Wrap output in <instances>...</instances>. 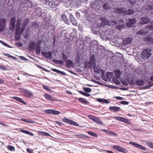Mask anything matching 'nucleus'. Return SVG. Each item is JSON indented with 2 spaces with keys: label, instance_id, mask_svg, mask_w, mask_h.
Returning a JSON list of instances; mask_svg holds the SVG:
<instances>
[{
  "label": "nucleus",
  "instance_id": "obj_18",
  "mask_svg": "<svg viewBox=\"0 0 153 153\" xmlns=\"http://www.w3.org/2000/svg\"><path fill=\"white\" fill-rule=\"evenodd\" d=\"M60 113L59 111L53 109H48V114L53 115H58Z\"/></svg>",
  "mask_w": 153,
  "mask_h": 153
},
{
  "label": "nucleus",
  "instance_id": "obj_50",
  "mask_svg": "<svg viewBox=\"0 0 153 153\" xmlns=\"http://www.w3.org/2000/svg\"><path fill=\"white\" fill-rule=\"evenodd\" d=\"M40 134L45 136H48V133L44 132L41 131Z\"/></svg>",
  "mask_w": 153,
  "mask_h": 153
},
{
  "label": "nucleus",
  "instance_id": "obj_39",
  "mask_svg": "<svg viewBox=\"0 0 153 153\" xmlns=\"http://www.w3.org/2000/svg\"><path fill=\"white\" fill-rule=\"evenodd\" d=\"M124 25H119L118 26H117L116 27V28L117 29L119 30H121L124 27Z\"/></svg>",
  "mask_w": 153,
  "mask_h": 153
},
{
  "label": "nucleus",
  "instance_id": "obj_6",
  "mask_svg": "<svg viewBox=\"0 0 153 153\" xmlns=\"http://www.w3.org/2000/svg\"><path fill=\"white\" fill-rule=\"evenodd\" d=\"M100 36L102 38H108L109 35V31L106 30H103L100 32Z\"/></svg>",
  "mask_w": 153,
  "mask_h": 153
},
{
  "label": "nucleus",
  "instance_id": "obj_48",
  "mask_svg": "<svg viewBox=\"0 0 153 153\" xmlns=\"http://www.w3.org/2000/svg\"><path fill=\"white\" fill-rule=\"evenodd\" d=\"M121 104L127 105L129 104V102L126 101H121L120 102Z\"/></svg>",
  "mask_w": 153,
  "mask_h": 153
},
{
  "label": "nucleus",
  "instance_id": "obj_1",
  "mask_svg": "<svg viewBox=\"0 0 153 153\" xmlns=\"http://www.w3.org/2000/svg\"><path fill=\"white\" fill-rule=\"evenodd\" d=\"M29 21V19L27 18L23 20L22 23L21 19H18L17 20L16 26L15 34L17 35L23 32L27 25L28 24Z\"/></svg>",
  "mask_w": 153,
  "mask_h": 153
},
{
  "label": "nucleus",
  "instance_id": "obj_17",
  "mask_svg": "<svg viewBox=\"0 0 153 153\" xmlns=\"http://www.w3.org/2000/svg\"><path fill=\"white\" fill-rule=\"evenodd\" d=\"M24 3L25 6L27 8L31 7L32 6V2L29 0H25Z\"/></svg>",
  "mask_w": 153,
  "mask_h": 153
},
{
  "label": "nucleus",
  "instance_id": "obj_56",
  "mask_svg": "<svg viewBox=\"0 0 153 153\" xmlns=\"http://www.w3.org/2000/svg\"><path fill=\"white\" fill-rule=\"evenodd\" d=\"M76 17L78 19L80 18V13L79 12H77L76 13Z\"/></svg>",
  "mask_w": 153,
  "mask_h": 153
},
{
  "label": "nucleus",
  "instance_id": "obj_54",
  "mask_svg": "<svg viewBox=\"0 0 153 153\" xmlns=\"http://www.w3.org/2000/svg\"><path fill=\"white\" fill-rule=\"evenodd\" d=\"M151 104H153V102H146L145 103V105L146 106H148L149 105Z\"/></svg>",
  "mask_w": 153,
  "mask_h": 153
},
{
  "label": "nucleus",
  "instance_id": "obj_25",
  "mask_svg": "<svg viewBox=\"0 0 153 153\" xmlns=\"http://www.w3.org/2000/svg\"><path fill=\"white\" fill-rule=\"evenodd\" d=\"M97 100L100 102H103L106 104H108L110 103V102L108 100L105 99L101 98H98L97 99Z\"/></svg>",
  "mask_w": 153,
  "mask_h": 153
},
{
  "label": "nucleus",
  "instance_id": "obj_11",
  "mask_svg": "<svg viewBox=\"0 0 153 153\" xmlns=\"http://www.w3.org/2000/svg\"><path fill=\"white\" fill-rule=\"evenodd\" d=\"M136 22V20L135 19H128L126 20L127 22V25L128 26H129L130 25H133L135 24Z\"/></svg>",
  "mask_w": 153,
  "mask_h": 153
},
{
  "label": "nucleus",
  "instance_id": "obj_42",
  "mask_svg": "<svg viewBox=\"0 0 153 153\" xmlns=\"http://www.w3.org/2000/svg\"><path fill=\"white\" fill-rule=\"evenodd\" d=\"M95 56L94 55H92L90 58V61L92 63L95 61Z\"/></svg>",
  "mask_w": 153,
  "mask_h": 153
},
{
  "label": "nucleus",
  "instance_id": "obj_21",
  "mask_svg": "<svg viewBox=\"0 0 153 153\" xmlns=\"http://www.w3.org/2000/svg\"><path fill=\"white\" fill-rule=\"evenodd\" d=\"M121 74V72H120V70H116L114 71V75L115 77L117 79H119L120 75Z\"/></svg>",
  "mask_w": 153,
  "mask_h": 153
},
{
  "label": "nucleus",
  "instance_id": "obj_40",
  "mask_svg": "<svg viewBox=\"0 0 153 153\" xmlns=\"http://www.w3.org/2000/svg\"><path fill=\"white\" fill-rule=\"evenodd\" d=\"M103 7L105 9H108L110 8V7L108 5L107 3L104 4L103 6Z\"/></svg>",
  "mask_w": 153,
  "mask_h": 153
},
{
  "label": "nucleus",
  "instance_id": "obj_64",
  "mask_svg": "<svg viewBox=\"0 0 153 153\" xmlns=\"http://www.w3.org/2000/svg\"><path fill=\"white\" fill-rule=\"evenodd\" d=\"M122 83L124 85H128V83L126 81H123L122 82Z\"/></svg>",
  "mask_w": 153,
  "mask_h": 153
},
{
  "label": "nucleus",
  "instance_id": "obj_24",
  "mask_svg": "<svg viewBox=\"0 0 153 153\" xmlns=\"http://www.w3.org/2000/svg\"><path fill=\"white\" fill-rule=\"evenodd\" d=\"M61 16L62 19L64 22L66 24H68V19L67 18L66 15L65 14H62Z\"/></svg>",
  "mask_w": 153,
  "mask_h": 153
},
{
  "label": "nucleus",
  "instance_id": "obj_14",
  "mask_svg": "<svg viewBox=\"0 0 153 153\" xmlns=\"http://www.w3.org/2000/svg\"><path fill=\"white\" fill-rule=\"evenodd\" d=\"M131 40L130 38L128 37L123 39V43L124 45H127L131 43Z\"/></svg>",
  "mask_w": 153,
  "mask_h": 153
},
{
  "label": "nucleus",
  "instance_id": "obj_33",
  "mask_svg": "<svg viewBox=\"0 0 153 153\" xmlns=\"http://www.w3.org/2000/svg\"><path fill=\"white\" fill-rule=\"evenodd\" d=\"M146 144L150 148L153 149V143L147 141L146 142Z\"/></svg>",
  "mask_w": 153,
  "mask_h": 153
},
{
  "label": "nucleus",
  "instance_id": "obj_29",
  "mask_svg": "<svg viewBox=\"0 0 153 153\" xmlns=\"http://www.w3.org/2000/svg\"><path fill=\"white\" fill-rule=\"evenodd\" d=\"M66 65L67 66L70 67L73 65V63L70 60H67L66 62Z\"/></svg>",
  "mask_w": 153,
  "mask_h": 153
},
{
  "label": "nucleus",
  "instance_id": "obj_2",
  "mask_svg": "<svg viewBox=\"0 0 153 153\" xmlns=\"http://www.w3.org/2000/svg\"><path fill=\"white\" fill-rule=\"evenodd\" d=\"M151 55L150 51L149 49H144L141 53L142 57L144 59H148Z\"/></svg>",
  "mask_w": 153,
  "mask_h": 153
},
{
  "label": "nucleus",
  "instance_id": "obj_34",
  "mask_svg": "<svg viewBox=\"0 0 153 153\" xmlns=\"http://www.w3.org/2000/svg\"><path fill=\"white\" fill-rule=\"evenodd\" d=\"M75 136L77 137L82 139V138H85L86 137V135L83 134H76L75 135Z\"/></svg>",
  "mask_w": 153,
  "mask_h": 153
},
{
  "label": "nucleus",
  "instance_id": "obj_53",
  "mask_svg": "<svg viewBox=\"0 0 153 153\" xmlns=\"http://www.w3.org/2000/svg\"><path fill=\"white\" fill-rule=\"evenodd\" d=\"M109 135L114 136L115 135H117V134L114 132L110 131Z\"/></svg>",
  "mask_w": 153,
  "mask_h": 153
},
{
  "label": "nucleus",
  "instance_id": "obj_35",
  "mask_svg": "<svg viewBox=\"0 0 153 153\" xmlns=\"http://www.w3.org/2000/svg\"><path fill=\"white\" fill-rule=\"evenodd\" d=\"M79 59V54H78L75 58V62L76 64H77L79 63V62H80Z\"/></svg>",
  "mask_w": 153,
  "mask_h": 153
},
{
  "label": "nucleus",
  "instance_id": "obj_13",
  "mask_svg": "<svg viewBox=\"0 0 153 153\" xmlns=\"http://www.w3.org/2000/svg\"><path fill=\"white\" fill-rule=\"evenodd\" d=\"M69 18L71 22L73 25L75 26H77V22L76 20L75 19V18L72 14H70Z\"/></svg>",
  "mask_w": 153,
  "mask_h": 153
},
{
  "label": "nucleus",
  "instance_id": "obj_32",
  "mask_svg": "<svg viewBox=\"0 0 153 153\" xmlns=\"http://www.w3.org/2000/svg\"><path fill=\"white\" fill-rule=\"evenodd\" d=\"M88 134L92 136L95 137H97V134L96 133L91 131H88Z\"/></svg>",
  "mask_w": 153,
  "mask_h": 153
},
{
  "label": "nucleus",
  "instance_id": "obj_55",
  "mask_svg": "<svg viewBox=\"0 0 153 153\" xmlns=\"http://www.w3.org/2000/svg\"><path fill=\"white\" fill-rule=\"evenodd\" d=\"M5 55L6 56H7L8 57L12 58L14 59H15V57L11 55H9V54H7V55Z\"/></svg>",
  "mask_w": 153,
  "mask_h": 153
},
{
  "label": "nucleus",
  "instance_id": "obj_41",
  "mask_svg": "<svg viewBox=\"0 0 153 153\" xmlns=\"http://www.w3.org/2000/svg\"><path fill=\"white\" fill-rule=\"evenodd\" d=\"M0 42L1 44H2L3 45H4V46H6V47H8V48H13V47H11V46H9V45H7V44H6L5 42H3V41H2L1 40H0Z\"/></svg>",
  "mask_w": 153,
  "mask_h": 153
},
{
  "label": "nucleus",
  "instance_id": "obj_44",
  "mask_svg": "<svg viewBox=\"0 0 153 153\" xmlns=\"http://www.w3.org/2000/svg\"><path fill=\"white\" fill-rule=\"evenodd\" d=\"M53 61L54 62L56 63H59L60 64H62L63 63V61H62V60H53Z\"/></svg>",
  "mask_w": 153,
  "mask_h": 153
},
{
  "label": "nucleus",
  "instance_id": "obj_30",
  "mask_svg": "<svg viewBox=\"0 0 153 153\" xmlns=\"http://www.w3.org/2000/svg\"><path fill=\"white\" fill-rule=\"evenodd\" d=\"M78 100L81 102L85 104H88L89 103L88 101L84 98H80L78 99Z\"/></svg>",
  "mask_w": 153,
  "mask_h": 153
},
{
  "label": "nucleus",
  "instance_id": "obj_63",
  "mask_svg": "<svg viewBox=\"0 0 153 153\" xmlns=\"http://www.w3.org/2000/svg\"><path fill=\"white\" fill-rule=\"evenodd\" d=\"M20 131L22 132L25 133L26 134H27V130H22V129L20 130Z\"/></svg>",
  "mask_w": 153,
  "mask_h": 153
},
{
  "label": "nucleus",
  "instance_id": "obj_4",
  "mask_svg": "<svg viewBox=\"0 0 153 153\" xmlns=\"http://www.w3.org/2000/svg\"><path fill=\"white\" fill-rule=\"evenodd\" d=\"M62 121L65 123L70 125H73L76 126H79V125L77 123L66 118L62 119Z\"/></svg>",
  "mask_w": 153,
  "mask_h": 153
},
{
  "label": "nucleus",
  "instance_id": "obj_61",
  "mask_svg": "<svg viewBox=\"0 0 153 153\" xmlns=\"http://www.w3.org/2000/svg\"><path fill=\"white\" fill-rule=\"evenodd\" d=\"M55 123L59 126L64 125L63 123L61 122H59V121H56Z\"/></svg>",
  "mask_w": 153,
  "mask_h": 153
},
{
  "label": "nucleus",
  "instance_id": "obj_8",
  "mask_svg": "<svg viewBox=\"0 0 153 153\" xmlns=\"http://www.w3.org/2000/svg\"><path fill=\"white\" fill-rule=\"evenodd\" d=\"M129 144L131 145H133L135 147L139 148L140 149L144 150H146V148L145 147H143L141 145L138 144L137 143H134L133 142H129Z\"/></svg>",
  "mask_w": 153,
  "mask_h": 153
},
{
  "label": "nucleus",
  "instance_id": "obj_12",
  "mask_svg": "<svg viewBox=\"0 0 153 153\" xmlns=\"http://www.w3.org/2000/svg\"><path fill=\"white\" fill-rule=\"evenodd\" d=\"M125 9L121 8H116L114 9V11L116 13H118L120 14H123L124 15Z\"/></svg>",
  "mask_w": 153,
  "mask_h": 153
},
{
  "label": "nucleus",
  "instance_id": "obj_59",
  "mask_svg": "<svg viewBox=\"0 0 153 153\" xmlns=\"http://www.w3.org/2000/svg\"><path fill=\"white\" fill-rule=\"evenodd\" d=\"M111 73H107L106 75V76L107 79H110V77L109 76V75H111Z\"/></svg>",
  "mask_w": 153,
  "mask_h": 153
},
{
  "label": "nucleus",
  "instance_id": "obj_57",
  "mask_svg": "<svg viewBox=\"0 0 153 153\" xmlns=\"http://www.w3.org/2000/svg\"><path fill=\"white\" fill-rule=\"evenodd\" d=\"M114 98L118 100H122L124 99V98L119 97H116Z\"/></svg>",
  "mask_w": 153,
  "mask_h": 153
},
{
  "label": "nucleus",
  "instance_id": "obj_52",
  "mask_svg": "<svg viewBox=\"0 0 153 153\" xmlns=\"http://www.w3.org/2000/svg\"><path fill=\"white\" fill-rule=\"evenodd\" d=\"M26 150L29 153H33V150L27 148Z\"/></svg>",
  "mask_w": 153,
  "mask_h": 153
},
{
  "label": "nucleus",
  "instance_id": "obj_20",
  "mask_svg": "<svg viewBox=\"0 0 153 153\" xmlns=\"http://www.w3.org/2000/svg\"><path fill=\"white\" fill-rule=\"evenodd\" d=\"M134 10H133L129 9L127 10L125 9L124 15H131L134 14Z\"/></svg>",
  "mask_w": 153,
  "mask_h": 153
},
{
  "label": "nucleus",
  "instance_id": "obj_58",
  "mask_svg": "<svg viewBox=\"0 0 153 153\" xmlns=\"http://www.w3.org/2000/svg\"><path fill=\"white\" fill-rule=\"evenodd\" d=\"M102 131H103L106 134H108V135L109 134V133H110V131H108V130H105V129H103L102 130Z\"/></svg>",
  "mask_w": 153,
  "mask_h": 153
},
{
  "label": "nucleus",
  "instance_id": "obj_26",
  "mask_svg": "<svg viewBox=\"0 0 153 153\" xmlns=\"http://www.w3.org/2000/svg\"><path fill=\"white\" fill-rule=\"evenodd\" d=\"M136 85L138 86L143 85L144 84V82L140 79H137L136 81Z\"/></svg>",
  "mask_w": 153,
  "mask_h": 153
},
{
  "label": "nucleus",
  "instance_id": "obj_9",
  "mask_svg": "<svg viewBox=\"0 0 153 153\" xmlns=\"http://www.w3.org/2000/svg\"><path fill=\"white\" fill-rule=\"evenodd\" d=\"M140 24L144 25L148 23L149 22L150 19L148 17H143L140 18Z\"/></svg>",
  "mask_w": 153,
  "mask_h": 153
},
{
  "label": "nucleus",
  "instance_id": "obj_36",
  "mask_svg": "<svg viewBox=\"0 0 153 153\" xmlns=\"http://www.w3.org/2000/svg\"><path fill=\"white\" fill-rule=\"evenodd\" d=\"M7 148L8 150H9L10 151H15V147L13 146H10V145H8L7 146Z\"/></svg>",
  "mask_w": 153,
  "mask_h": 153
},
{
  "label": "nucleus",
  "instance_id": "obj_15",
  "mask_svg": "<svg viewBox=\"0 0 153 153\" xmlns=\"http://www.w3.org/2000/svg\"><path fill=\"white\" fill-rule=\"evenodd\" d=\"M11 98H12L16 100L17 101H19L22 103L23 104H24L25 105H27V103L25 102L22 99L18 97L15 96H13V97H11Z\"/></svg>",
  "mask_w": 153,
  "mask_h": 153
},
{
  "label": "nucleus",
  "instance_id": "obj_37",
  "mask_svg": "<svg viewBox=\"0 0 153 153\" xmlns=\"http://www.w3.org/2000/svg\"><path fill=\"white\" fill-rule=\"evenodd\" d=\"M147 27H146L148 29H149L150 30H153V21L151 22L150 23V25H147Z\"/></svg>",
  "mask_w": 153,
  "mask_h": 153
},
{
  "label": "nucleus",
  "instance_id": "obj_28",
  "mask_svg": "<svg viewBox=\"0 0 153 153\" xmlns=\"http://www.w3.org/2000/svg\"><path fill=\"white\" fill-rule=\"evenodd\" d=\"M22 92L23 93L25 96H27V95H29V96H31L33 94L30 91H29L27 90H22Z\"/></svg>",
  "mask_w": 153,
  "mask_h": 153
},
{
  "label": "nucleus",
  "instance_id": "obj_38",
  "mask_svg": "<svg viewBox=\"0 0 153 153\" xmlns=\"http://www.w3.org/2000/svg\"><path fill=\"white\" fill-rule=\"evenodd\" d=\"M22 120L24 122H25L27 123H34V122L33 121H30L28 119H22Z\"/></svg>",
  "mask_w": 153,
  "mask_h": 153
},
{
  "label": "nucleus",
  "instance_id": "obj_45",
  "mask_svg": "<svg viewBox=\"0 0 153 153\" xmlns=\"http://www.w3.org/2000/svg\"><path fill=\"white\" fill-rule=\"evenodd\" d=\"M137 34H140V35H143L144 34V31L143 30H141L139 31H137L136 33Z\"/></svg>",
  "mask_w": 153,
  "mask_h": 153
},
{
  "label": "nucleus",
  "instance_id": "obj_31",
  "mask_svg": "<svg viewBox=\"0 0 153 153\" xmlns=\"http://www.w3.org/2000/svg\"><path fill=\"white\" fill-rule=\"evenodd\" d=\"M52 70L54 72H55L56 73H59V74H62L64 75H65V74H66V73H65L63 72L60 71L57 69H53Z\"/></svg>",
  "mask_w": 153,
  "mask_h": 153
},
{
  "label": "nucleus",
  "instance_id": "obj_47",
  "mask_svg": "<svg viewBox=\"0 0 153 153\" xmlns=\"http://www.w3.org/2000/svg\"><path fill=\"white\" fill-rule=\"evenodd\" d=\"M42 54L43 56H45L46 58L48 57V53L42 51Z\"/></svg>",
  "mask_w": 153,
  "mask_h": 153
},
{
  "label": "nucleus",
  "instance_id": "obj_3",
  "mask_svg": "<svg viewBox=\"0 0 153 153\" xmlns=\"http://www.w3.org/2000/svg\"><path fill=\"white\" fill-rule=\"evenodd\" d=\"M114 149L116 150L123 153H128V151L125 148H122L120 146L117 145H113L111 146Z\"/></svg>",
  "mask_w": 153,
  "mask_h": 153
},
{
  "label": "nucleus",
  "instance_id": "obj_19",
  "mask_svg": "<svg viewBox=\"0 0 153 153\" xmlns=\"http://www.w3.org/2000/svg\"><path fill=\"white\" fill-rule=\"evenodd\" d=\"M28 47L30 50L33 51L35 48V42L33 41H31L28 45Z\"/></svg>",
  "mask_w": 153,
  "mask_h": 153
},
{
  "label": "nucleus",
  "instance_id": "obj_43",
  "mask_svg": "<svg viewBox=\"0 0 153 153\" xmlns=\"http://www.w3.org/2000/svg\"><path fill=\"white\" fill-rule=\"evenodd\" d=\"M48 100L52 101H56L57 100V99L56 98L52 96H48Z\"/></svg>",
  "mask_w": 153,
  "mask_h": 153
},
{
  "label": "nucleus",
  "instance_id": "obj_49",
  "mask_svg": "<svg viewBox=\"0 0 153 153\" xmlns=\"http://www.w3.org/2000/svg\"><path fill=\"white\" fill-rule=\"evenodd\" d=\"M67 56L64 53H62V59L64 60V61H65L67 60Z\"/></svg>",
  "mask_w": 153,
  "mask_h": 153
},
{
  "label": "nucleus",
  "instance_id": "obj_60",
  "mask_svg": "<svg viewBox=\"0 0 153 153\" xmlns=\"http://www.w3.org/2000/svg\"><path fill=\"white\" fill-rule=\"evenodd\" d=\"M0 69L3 70H5L6 69L5 67L4 66H1V65H0Z\"/></svg>",
  "mask_w": 153,
  "mask_h": 153
},
{
  "label": "nucleus",
  "instance_id": "obj_22",
  "mask_svg": "<svg viewBox=\"0 0 153 153\" xmlns=\"http://www.w3.org/2000/svg\"><path fill=\"white\" fill-rule=\"evenodd\" d=\"M16 22V19L14 17H12L10 19V26L13 29L15 26V22Z\"/></svg>",
  "mask_w": 153,
  "mask_h": 153
},
{
  "label": "nucleus",
  "instance_id": "obj_5",
  "mask_svg": "<svg viewBox=\"0 0 153 153\" xmlns=\"http://www.w3.org/2000/svg\"><path fill=\"white\" fill-rule=\"evenodd\" d=\"M115 119L118 121L124 122L127 124H130L131 122L130 120L125 118L121 117H115Z\"/></svg>",
  "mask_w": 153,
  "mask_h": 153
},
{
  "label": "nucleus",
  "instance_id": "obj_51",
  "mask_svg": "<svg viewBox=\"0 0 153 153\" xmlns=\"http://www.w3.org/2000/svg\"><path fill=\"white\" fill-rule=\"evenodd\" d=\"M88 117L90 119H91L93 121L94 120V119L96 117L93 116L92 115H89L88 116Z\"/></svg>",
  "mask_w": 153,
  "mask_h": 153
},
{
  "label": "nucleus",
  "instance_id": "obj_10",
  "mask_svg": "<svg viewBox=\"0 0 153 153\" xmlns=\"http://www.w3.org/2000/svg\"><path fill=\"white\" fill-rule=\"evenodd\" d=\"M109 110L114 112H116L120 111L121 110L120 107L115 106H110L109 107Z\"/></svg>",
  "mask_w": 153,
  "mask_h": 153
},
{
  "label": "nucleus",
  "instance_id": "obj_62",
  "mask_svg": "<svg viewBox=\"0 0 153 153\" xmlns=\"http://www.w3.org/2000/svg\"><path fill=\"white\" fill-rule=\"evenodd\" d=\"M27 134L30 135L32 136H33L34 135V134H33L30 132V131H27Z\"/></svg>",
  "mask_w": 153,
  "mask_h": 153
},
{
  "label": "nucleus",
  "instance_id": "obj_23",
  "mask_svg": "<svg viewBox=\"0 0 153 153\" xmlns=\"http://www.w3.org/2000/svg\"><path fill=\"white\" fill-rule=\"evenodd\" d=\"M35 51L37 53L39 54L40 51V43L38 42L36 45Z\"/></svg>",
  "mask_w": 153,
  "mask_h": 153
},
{
  "label": "nucleus",
  "instance_id": "obj_16",
  "mask_svg": "<svg viewBox=\"0 0 153 153\" xmlns=\"http://www.w3.org/2000/svg\"><path fill=\"white\" fill-rule=\"evenodd\" d=\"M145 41L149 42L151 44H153V38L151 36L147 35L144 38Z\"/></svg>",
  "mask_w": 153,
  "mask_h": 153
},
{
  "label": "nucleus",
  "instance_id": "obj_7",
  "mask_svg": "<svg viewBox=\"0 0 153 153\" xmlns=\"http://www.w3.org/2000/svg\"><path fill=\"white\" fill-rule=\"evenodd\" d=\"M6 22L5 19L4 18L0 19V32L2 31L4 29Z\"/></svg>",
  "mask_w": 153,
  "mask_h": 153
},
{
  "label": "nucleus",
  "instance_id": "obj_27",
  "mask_svg": "<svg viewBox=\"0 0 153 153\" xmlns=\"http://www.w3.org/2000/svg\"><path fill=\"white\" fill-rule=\"evenodd\" d=\"M93 121L98 124L102 125L103 124L102 122L98 118L95 117Z\"/></svg>",
  "mask_w": 153,
  "mask_h": 153
},
{
  "label": "nucleus",
  "instance_id": "obj_46",
  "mask_svg": "<svg viewBox=\"0 0 153 153\" xmlns=\"http://www.w3.org/2000/svg\"><path fill=\"white\" fill-rule=\"evenodd\" d=\"M84 90L85 91L87 92H89L91 91V88H85L84 89Z\"/></svg>",
  "mask_w": 153,
  "mask_h": 153
}]
</instances>
